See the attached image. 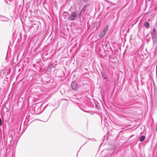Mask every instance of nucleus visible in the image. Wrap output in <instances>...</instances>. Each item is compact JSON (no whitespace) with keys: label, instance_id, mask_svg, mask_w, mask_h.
<instances>
[{"label":"nucleus","instance_id":"f257e3e1","mask_svg":"<svg viewBox=\"0 0 157 157\" xmlns=\"http://www.w3.org/2000/svg\"><path fill=\"white\" fill-rule=\"evenodd\" d=\"M78 13L76 12H73L70 16L67 17V18L70 20H74L75 19Z\"/></svg>","mask_w":157,"mask_h":157},{"label":"nucleus","instance_id":"f03ea898","mask_svg":"<svg viewBox=\"0 0 157 157\" xmlns=\"http://www.w3.org/2000/svg\"><path fill=\"white\" fill-rule=\"evenodd\" d=\"M108 26L107 25L104 28L103 30L101 31L100 34V38H102L103 36L108 31Z\"/></svg>","mask_w":157,"mask_h":157},{"label":"nucleus","instance_id":"7ed1b4c3","mask_svg":"<svg viewBox=\"0 0 157 157\" xmlns=\"http://www.w3.org/2000/svg\"><path fill=\"white\" fill-rule=\"evenodd\" d=\"M156 29L155 28H154L151 32V34L152 37V38L154 42L156 40Z\"/></svg>","mask_w":157,"mask_h":157},{"label":"nucleus","instance_id":"20e7f679","mask_svg":"<svg viewBox=\"0 0 157 157\" xmlns=\"http://www.w3.org/2000/svg\"><path fill=\"white\" fill-rule=\"evenodd\" d=\"M71 87L72 89L74 90H76L78 88V86L76 83L73 82L71 83Z\"/></svg>","mask_w":157,"mask_h":157},{"label":"nucleus","instance_id":"39448f33","mask_svg":"<svg viewBox=\"0 0 157 157\" xmlns=\"http://www.w3.org/2000/svg\"><path fill=\"white\" fill-rule=\"evenodd\" d=\"M87 6V5H86L83 7L80 11V14H81L82 13H84L85 12Z\"/></svg>","mask_w":157,"mask_h":157},{"label":"nucleus","instance_id":"423d86ee","mask_svg":"<svg viewBox=\"0 0 157 157\" xmlns=\"http://www.w3.org/2000/svg\"><path fill=\"white\" fill-rule=\"evenodd\" d=\"M144 25L146 27L148 28L149 26V23L148 22L145 21L144 23Z\"/></svg>","mask_w":157,"mask_h":157},{"label":"nucleus","instance_id":"0eeeda50","mask_svg":"<svg viewBox=\"0 0 157 157\" xmlns=\"http://www.w3.org/2000/svg\"><path fill=\"white\" fill-rule=\"evenodd\" d=\"M145 138V136H141L140 139V141L142 142L144 140Z\"/></svg>","mask_w":157,"mask_h":157},{"label":"nucleus","instance_id":"6e6552de","mask_svg":"<svg viewBox=\"0 0 157 157\" xmlns=\"http://www.w3.org/2000/svg\"><path fill=\"white\" fill-rule=\"evenodd\" d=\"M68 13L65 12H64L63 13V16L65 17H67L68 15Z\"/></svg>","mask_w":157,"mask_h":157},{"label":"nucleus","instance_id":"1a4fd4ad","mask_svg":"<svg viewBox=\"0 0 157 157\" xmlns=\"http://www.w3.org/2000/svg\"><path fill=\"white\" fill-rule=\"evenodd\" d=\"M2 120L0 118V126H1L2 125Z\"/></svg>","mask_w":157,"mask_h":157},{"label":"nucleus","instance_id":"9d476101","mask_svg":"<svg viewBox=\"0 0 157 157\" xmlns=\"http://www.w3.org/2000/svg\"><path fill=\"white\" fill-rule=\"evenodd\" d=\"M84 1L85 2H87V0H84Z\"/></svg>","mask_w":157,"mask_h":157},{"label":"nucleus","instance_id":"9b49d317","mask_svg":"<svg viewBox=\"0 0 157 157\" xmlns=\"http://www.w3.org/2000/svg\"><path fill=\"white\" fill-rule=\"evenodd\" d=\"M156 130L157 131V127H156Z\"/></svg>","mask_w":157,"mask_h":157}]
</instances>
